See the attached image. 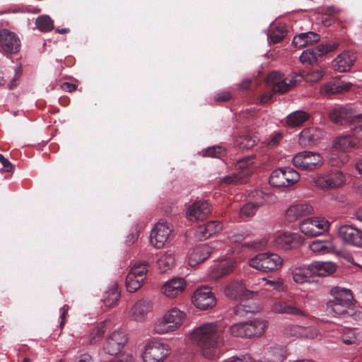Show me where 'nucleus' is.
Masks as SVG:
<instances>
[{"label":"nucleus","instance_id":"nucleus-22","mask_svg":"<svg viewBox=\"0 0 362 362\" xmlns=\"http://www.w3.org/2000/svg\"><path fill=\"white\" fill-rule=\"evenodd\" d=\"M211 248L206 244L197 245L188 252L187 261L190 267H195L204 262L211 255Z\"/></svg>","mask_w":362,"mask_h":362},{"label":"nucleus","instance_id":"nucleus-28","mask_svg":"<svg viewBox=\"0 0 362 362\" xmlns=\"http://www.w3.org/2000/svg\"><path fill=\"white\" fill-rule=\"evenodd\" d=\"M310 250L316 255H323L335 252L336 245L332 239L315 240L309 244Z\"/></svg>","mask_w":362,"mask_h":362},{"label":"nucleus","instance_id":"nucleus-10","mask_svg":"<svg viewBox=\"0 0 362 362\" xmlns=\"http://www.w3.org/2000/svg\"><path fill=\"white\" fill-rule=\"evenodd\" d=\"M172 227L170 223L166 221L158 222L151 231L150 243L151 245L157 249L164 247L168 241Z\"/></svg>","mask_w":362,"mask_h":362},{"label":"nucleus","instance_id":"nucleus-30","mask_svg":"<svg viewBox=\"0 0 362 362\" xmlns=\"http://www.w3.org/2000/svg\"><path fill=\"white\" fill-rule=\"evenodd\" d=\"M310 267L312 276H328L336 271V264L332 262H313L310 264Z\"/></svg>","mask_w":362,"mask_h":362},{"label":"nucleus","instance_id":"nucleus-8","mask_svg":"<svg viewBox=\"0 0 362 362\" xmlns=\"http://www.w3.org/2000/svg\"><path fill=\"white\" fill-rule=\"evenodd\" d=\"M292 163L298 169L313 171L322 165L323 158L320 153L305 151L296 153Z\"/></svg>","mask_w":362,"mask_h":362},{"label":"nucleus","instance_id":"nucleus-21","mask_svg":"<svg viewBox=\"0 0 362 362\" xmlns=\"http://www.w3.org/2000/svg\"><path fill=\"white\" fill-rule=\"evenodd\" d=\"M298 238V235L296 233L289 232L278 233L272 236L271 245L277 249L289 250L294 247Z\"/></svg>","mask_w":362,"mask_h":362},{"label":"nucleus","instance_id":"nucleus-54","mask_svg":"<svg viewBox=\"0 0 362 362\" xmlns=\"http://www.w3.org/2000/svg\"><path fill=\"white\" fill-rule=\"evenodd\" d=\"M285 37V31L283 26L278 28L277 30L273 31L269 36L268 39L274 44L279 42Z\"/></svg>","mask_w":362,"mask_h":362},{"label":"nucleus","instance_id":"nucleus-64","mask_svg":"<svg viewBox=\"0 0 362 362\" xmlns=\"http://www.w3.org/2000/svg\"><path fill=\"white\" fill-rule=\"evenodd\" d=\"M92 358L88 354L80 355L75 361V362H91Z\"/></svg>","mask_w":362,"mask_h":362},{"label":"nucleus","instance_id":"nucleus-27","mask_svg":"<svg viewBox=\"0 0 362 362\" xmlns=\"http://www.w3.org/2000/svg\"><path fill=\"white\" fill-rule=\"evenodd\" d=\"M271 311L276 314L306 316L303 310L282 300H275L271 305Z\"/></svg>","mask_w":362,"mask_h":362},{"label":"nucleus","instance_id":"nucleus-4","mask_svg":"<svg viewBox=\"0 0 362 362\" xmlns=\"http://www.w3.org/2000/svg\"><path fill=\"white\" fill-rule=\"evenodd\" d=\"M170 349L167 344L159 339L147 341L142 353L144 362H164L170 356Z\"/></svg>","mask_w":362,"mask_h":362},{"label":"nucleus","instance_id":"nucleus-2","mask_svg":"<svg viewBox=\"0 0 362 362\" xmlns=\"http://www.w3.org/2000/svg\"><path fill=\"white\" fill-rule=\"evenodd\" d=\"M187 319V313L176 306L167 309L153 324V333L172 334L179 330Z\"/></svg>","mask_w":362,"mask_h":362},{"label":"nucleus","instance_id":"nucleus-35","mask_svg":"<svg viewBox=\"0 0 362 362\" xmlns=\"http://www.w3.org/2000/svg\"><path fill=\"white\" fill-rule=\"evenodd\" d=\"M320 40V36L313 32L303 33L294 37L293 44L296 47H303L317 42Z\"/></svg>","mask_w":362,"mask_h":362},{"label":"nucleus","instance_id":"nucleus-3","mask_svg":"<svg viewBox=\"0 0 362 362\" xmlns=\"http://www.w3.org/2000/svg\"><path fill=\"white\" fill-rule=\"evenodd\" d=\"M284 259L277 253L264 252L258 253L248 260V265L262 273L279 271L284 264Z\"/></svg>","mask_w":362,"mask_h":362},{"label":"nucleus","instance_id":"nucleus-25","mask_svg":"<svg viewBox=\"0 0 362 362\" xmlns=\"http://www.w3.org/2000/svg\"><path fill=\"white\" fill-rule=\"evenodd\" d=\"M353 84L348 81H332L324 84L320 88V93L326 97L341 94L351 90Z\"/></svg>","mask_w":362,"mask_h":362},{"label":"nucleus","instance_id":"nucleus-32","mask_svg":"<svg viewBox=\"0 0 362 362\" xmlns=\"http://www.w3.org/2000/svg\"><path fill=\"white\" fill-rule=\"evenodd\" d=\"M222 229L223 225L220 221H211L199 226L197 230V235L199 238H207L214 234L219 233Z\"/></svg>","mask_w":362,"mask_h":362},{"label":"nucleus","instance_id":"nucleus-63","mask_svg":"<svg viewBox=\"0 0 362 362\" xmlns=\"http://www.w3.org/2000/svg\"><path fill=\"white\" fill-rule=\"evenodd\" d=\"M21 75V67H18L16 69L15 76H13L11 83H10V88H13L17 86V81L19 80Z\"/></svg>","mask_w":362,"mask_h":362},{"label":"nucleus","instance_id":"nucleus-43","mask_svg":"<svg viewBox=\"0 0 362 362\" xmlns=\"http://www.w3.org/2000/svg\"><path fill=\"white\" fill-rule=\"evenodd\" d=\"M148 269L145 263L135 264L130 269L128 275H133L137 279L144 281Z\"/></svg>","mask_w":362,"mask_h":362},{"label":"nucleus","instance_id":"nucleus-23","mask_svg":"<svg viewBox=\"0 0 362 362\" xmlns=\"http://www.w3.org/2000/svg\"><path fill=\"white\" fill-rule=\"evenodd\" d=\"M235 264V261L231 257L222 259L211 267L209 276L212 279H217L227 275L234 269Z\"/></svg>","mask_w":362,"mask_h":362},{"label":"nucleus","instance_id":"nucleus-47","mask_svg":"<svg viewBox=\"0 0 362 362\" xmlns=\"http://www.w3.org/2000/svg\"><path fill=\"white\" fill-rule=\"evenodd\" d=\"M144 281L137 279L135 276L127 275L126 286L129 292L134 293L141 288Z\"/></svg>","mask_w":362,"mask_h":362},{"label":"nucleus","instance_id":"nucleus-12","mask_svg":"<svg viewBox=\"0 0 362 362\" xmlns=\"http://www.w3.org/2000/svg\"><path fill=\"white\" fill-rule=\"evenodd\" d=\"M194 305L202 310L214 308L216 304V299L209 287L197 288L192 296Z\"/></svg>","mask_w":362,"mask_h":362},{"label":"nucleus","instance_id":"nucleus-58","mask_svg":"<svg viewBox=\"0 0 362 362\" xmlns=\"http://www.w3.org/2000/svg\"><path fill=\"white\" fill-rule=\"evenodd\" d=\"M224 152V148L221 146H213L205 150L204 155L211 157H218Z\"/></svg>","mask_w":362,"mask_h":362},{"label":"nucleus","instance_id":"nucleus-26","mask_svg":"<svg viewBox=\"0 0 362 362\" xmlns=\"http://www.w3.org/2000/svg\"><path fill=\"white\" fill-rule=\"evenodd\" d=\"M151 309L152 305L149 300H139L131 308L129 317L136 322H143Z\"/></svg>","mask_w":362,"mask_h":362},{"label":"nucleus","instance_id":"nucleus-57","mask_svg":"<svg viewBox=\"0 0 362 362\" xmlns=\"http://www.w3.org/2000/svg\"><path fill=\"white\" fill-rule=\"evenodd\" d=\"M109 362H134L133 356L127 352L115 354Z\"/></svg>","mask_w":362,"mask_h":362},{"label":"nucleus","instance_id":"nucleus-62","mask_svg":"<svg viewBox=\"0 0 362 362\" xmlns=\"http://www.w3.org/2000/svg\"><path fill=\"white\" fill-rule=\"evenodd\" d=\"M0 163L3 165L6 172H11L13 170L12 163L6 158L2 154L0 153Z\"/></svg>","mask_w":362,"mask_h":362},{"label":"nucleus","instance_id":"nucleus-33","mask_svg":"<svg viewBox=\"0 0 362 362\" xmlns=\"http://www.w3.org/2000/svg\"><path fill=\"white\" fill-rule=\"evenodd\" d=\"M175 265V255L171 250L161 252L158 255L157 267L160 272L171 269Z\"/></svg>","mask_w":362,"mask_h":362},{"label":"nucleus","instance_id":"nucleus-15","mask_svg":"<svg viewBox=\"0 0 362 362\" xmlns=\"http://www.w3.org/2000/svg\"><path fill=\"white\" fill-rule=\"evenodd\" d=\"M224 293L230 299H243L256 296L258 292L247 289L241 281H232L226 286Z\"/></svg>","mask_w":362,"mask_h":362},{"label":"nucleus","instance_id":"nucleus-13","mask_svg":"<svg viewBox=\"0 0 362 362\" xmlns=\"http://www.w3.org/2000/svg\"><path fill=\"white\" fill-rule=\"evenodd\" d=\"M356 113V111L350 106H336L329 110L328 117L334 124L350 125Z\"/></svg>","mask_w":362,"mask_h":362},{"label":"nucleus","instance_id":"nucleus-29","mask_svg":"<svg viewBox=\"0 0 362 362\" xmlns=\"http://www.w3.org/2000/svg\"><path fill=\"white\" fill-rule=\"evenodd\" d=\"M290 272L293 281L298 284H303L309 281L312 276L310 264H296L290 268Z\"/></svg>","mask_w":362,"mask_h":362},{"label":"nucleus","instance_id":"nucleus-5","mask_svg":"<svg viewBox=\"0 0 362 362\" xmlns=\"http://www.w3.org/2000/svg\"><path fill=\"white\" fill-rule=\"evenodd\" d=\"M311 178L315 187L324 190L341 187L346 181L345 174L339 170L317 174L312 176Z\"/></svg>","mask_w":362,"mask_h":362},{"label":"nucleus","instance_id":"nucleus-59","mask_svg":"<svg viewBox=\"0 0 362 362\" xmlns=\"http://www.w3.org/2000/svg\"><path fill=\"white\" fill-rule=\"evenodd\" d=\"M247 235V233L240 231H232L228 235V239L232 243H239L244 240Z\"/></svg>","mask_w":362,"mask_h":362},{"label":"nucleus","instance_id":"nucleus-36","mask_svg":"<svg viewBox=\"0 0 362 362\" xmlns=\"http://www.w3.org/2000/svg\"><path fill=\"white\" fill-rule=\"evenodd\" d=\"M331 294L334 298L333 300H335L339 303L349 305L353 304L354 297L349 289L341 287H334L331 290Z\"/></svg>","mask_w":362,"mask_h":362},{"label":"nucleus","instance_id":"nucleus-46","mask_svg":"<svg viewBox=\"0 0 362 362\" xmlns=\"http://www.w3.org/2000/svg\"><path fill=\"white\" fill-rule=\"evenodd\" d=\"M325 74V70L320 67L310 70L305 75V79L308 83H316L320 81Z\"/></svg>","mask_w":362,"mask_h":362},{"label":"nucleus","instance_id":"nucleus-24","mask_svg":"<svg viewBox=\"0 0 362 362\" xmlns=\"http://www.w3.org/2000/svg\"><path fill=\"white\" fill-rule=\"evenodd\" d=\"M338 235L343 241L350 245H362V232L351 226L344 225L339 227Z\"/></svg>","mask_w":362,"mask_h":362},{"label":"nucleus","instance_id":"nucleus-20","mask_svg":"<svg viewBox=\"0 0 362 362\" xmlns=\"http://www.w3.org/2000/svg\"><path fill=\"white\" fill-rule=\"evenodd\" d=\"M332 146L334 149L349 153L354 149H358L361 146V141L351 133L350 134H344L335 138L332 142Z\"/></svg>","mask_w":362,"mask_h":362},{"label":"nucleus","instance_id":"nucleus-14","mask_svg":"<svg viewBox=\"0 0 362 362\" xmlns=\"http://www.w3.org/2000/svg\"><path fill=\"white\" fill-rule=\"evenodd\" d=\"M210 212L211 207L207 201L197 200L187 206L186 218L190 221H202Z\"/></svg>","mask_w":362,"mask_h":362},{"label":"nucleus","instance_id":"nucleus-9","mask_svg":"<svg viewBox=\"0 0 362 362\" xmlns=\"http://www.w3.org/2000/svg\"><path fill=\"white\" fill-rule=\"evenodd\" d=\"M300 180V174L291 168H279L274 170L269 177V183L275 187H288L294 185Z\"/></svg>","mask_w":362,"mask_h":362},{"label":"nucleus","instance_id":"nucleus-52","mask_svg":"<svg viewBox=\"0 0 362 362\" xmlns=\"http://www.w3.org/2000/svg\"><path fill=\"white\" fill-rule=\"evenodd\" d=\"M341 338L342 341L346 344H351L356 341L355 332L351 329H343Z\"/></svg>","mask_w":362,"mask_h":362},{"label":"nucleus","instance_id":"nucleus-56","mask_svg":"<svg viewBox=\"0 0 362 362\" xmlns=\"http://www.w3.org/2000/svg\"><path fill=\"white\" fill-rule=\"evenodd\" d=\"M252 163V158L250 157H246L238 160V162L236 164V168L238 170H240L241 171H243V175H240V177L248 174L247 172L245 173L244 170L248 168Z\"/></svg>","mask_w":362,"mask_h":362},{"label":"nucleus","instance_id":"nucleus-38","mask_svg":"<svg viewBox=\"0 0 362 362\" xmlns=\"http://www.w3.org/2000/svg\"><path fill=\"white\" fill-rule=\"evenodd\" d=\"M257 194L261 197L259 200H257L255 202H249L240 208L239 214L241 218H247L253 216L257 208L265 204L266 200L263 197H262V193L257 192Z\"/></svg>","mask_w":362,"mask_h":362},{"label":"nucleus","instance_id":"nucleus-61","mask_svg":"<svg viewBox=\"0 0 362 362\" xmlns=\"http://www.w3.org/2000/svg\"><path fill=\"white\" fill-rule=\"evenodd\" d=\"M349 160L348 156H344L341 159H337L335 158L334 155L331 153L329 156V163L336 167H340L346 163Z\"/></svg>","mask_w":362,"mask_h":362},{"label":"nucleus","instance_id":"nucleus-18","mask_svg":"<svg viewBox=\"0 0 362 362\" xmlns=\"http://www.w3.org/2000/svg\"><path fill=\"white\" fill-rule=\"evenodd\" d=\"M314 213L313 206L307 202L295 203L290 205L285 212L287 221L293 223L300 218L311 215Z\"/></svg>","mask_w":362,"mask_h":362},{"label":"nucleus","instance_id":"nucleus-51","mask_svg":"<svg viewBox=\"0 0 362 362\" xmlns=\"http://www.w3.org/2000/svg\"><path fill=\"white\" fill-rule=\"evenodd\" d=\"M262 281L264 282L266 286H269L276 291L282 292L286 290L283 281L281 279H269L268 278H262Z\"/></svg>","mask_w":362,"mask_h":362},{"label":"nucleus","instance_id":"nucleus-34","mask_svg":"<svg viewBox=\"0 0 362 362\" xmlns=\"http://www.w3.org/2000/svg\"><path fill=\"white\" fill-rule=\"evenodd\" d=\"M322 136V133L320 130L316 129H305L300 134L299 143L303 146H307L316 142Z\"/></svg>","mask_w":362,"mask_h":362},{"label":"nucleus","instance_id":"nucleus-6","mask_svg":"<svg viewBox=\"0 0 362 362\" xmlns=\"http://www.w3.org/2000/svg\"><path fill=\"white\" fill-rule=\"evenodd\" d=\"M303 79V76L293 74L284 77L279 72L274 71L267 78V83L275 92L285 93L296 86Z\"/></svg>","mask_w":362,"mask_h":362},{"label":"nucleus","instance_id":"nucleus-17","mask_svg":"<svg viewBox=\"0 0 362 362\" xmlns=\"http://www.w3.org/2000/svg\"><path fill=\"white\" fill-rule=\"evenodd\" d=\"M187 282L181 277H174L165 281L160 288V292L166 298H175L186 289Z\"/></svg>","mask_w":362,"mask_h":362},{"label":"nucleus","instance_id":"nucleus-19","mask_svg":"<svg viewBox=\"0 0 362 362\" xmlns=\"http://www.w3.org/2000/svg\"><path fill=\"white\" fill-rule=\"evenodd\" d=\"M356 60V54L351 50H344L332 62L333 69L339 73L349 71Z\"/></svg>","mask_w":362,"mask_h":362},{"label":"nucleus","instance_id":"nucleus-48","mask_svg":"<svg viewBox=\"0 0 362 362\" xmlns=\"http://www.w3.org/2000/svg\"><path fill=\"white\" fill-rule=\"evenodd\" d=\"M339 46L338 43L333 42L326 45H319L317 47H313L317 57L322 56L328 52L335 50Z\"/></svg>","mask_w":362,"mask_h":362},{"label":"nucleus","instance_id":"nucleus-42","mask_svg":"<svg viewBox=\"0 0 362 362\" xmlns=\"http://www.w3.org/2000/svg\"><path fill=\"white\" fill-rule=\"evenodd\" d=\"M230 335L235 337H247L246 322L232 325L228 328Z\"/></svg>","mask_w":362,"mask_h":362},{"label":"nucleus","instance_id":"nucleus-7","mask_svg":"<svg viewBox=\"0 0 362 362\" xmlns=\"http://www.w3.org/2000/svg\"><path fill=\"white\" fill-rule=\"evenodd\" d=\"M329 227V222L320 216L306 218L299 224L300 231L308 237L321 235L327 232Z\"/></svg>","mask_w":362,"mask_h":362},{"label":"nucleus","instance_id":"nucleus-37","mask_svg":"<svg viewBox=\"0 0 362 362\" xmlns=\"http://www.w3.org/2000/svg\"><path fill=\"white\" fill-rule=\"evenodd\" d=\"M310 119V115L302 110L291 112L286 117V124L289 127H299Z\"/></svg>","mask_w":362,"mask_h":362},{"label":"nucleus","instance_id":"nucleus-11","mask_svg":"<svg viewBox=\"0 0 362 362\" xmlns=\"http://www.w3.org/2000/svg\"><path fill=\"white\" fill-rule=\"evenodd\" d=\"M128 341L127 333L122 329L112 332L107 337L103 349L110 355L119 354Z\"/></svg>","mask_w":362,"mask_h":362},{"label":"nucleus","instance_id":"nucleus-53","mask_svg":"<svg viewBox=\"0 0 362 362\" xmlns=\"http://www.w3.org/2000/svg\"><path fill=\"white\" fill-rule=\"evenodd\" d=\"M268 244V240L265 238L245 243L243 246L247 247L250 249L258 250L266 247Z\"/></svg>","mask_w":362,"mask_h":362},{"label":"nucleus","instance_id":"nucleus-49","mask_svg":"<svg viewBox=\"0 0 362 362\" xmlns=\"http://www.w3.org/2000/svg\"><path fill=\"white\" fill-rule=\"evenodd\" d=\"M317 59L318 57L313 48L303 51L300 56V60L304 64H312L316 62Z\"/></svg>","mask_w":362,"mask_h":362},{"label":"nucleus","instance_id":"nucleus-50","mask_svg":"<svg viewBox=\"0 0 362 362\" xmlns=\"http://www.w3.org/2000/svg\"><path fill=\"white\" fill-rule=\"evenodd\" d=\"M256 144V139L249 135L240 136L235 140V144L241 148H250Z\"/></svg>","mask_w":362,"mask_h":362},{"label":"nucleus","instance_id":"nucleus-31","mask_svg":"<svg viewBox=\"0 0 362 362\" xmlns=\"http://www.w3.org/2000/svg\"><path fill=\"white\" fill-rule=\"evenodd\" d=\"M268 326L264 320L256 319L246 322L247 337H259L263 334Z\"/></svg>","mask_w":362,"mask_h":362},{"label":"nucleus","instance_id":"nucleus-60","mask_svg":"<svg viewBox=\"0 0 362 362\" xmlns=\"http://www.w3.org/2000/svg\"><path fill=\"white\" fill-rule=\"evenodd\" d=\"M221 362H255V361L250 355L246 354L240 357L231 356L222 361Z\"/></svg>","mask_w":362,"mask_h":362},{"label":"nucleus","instance_id":"nucleus-16","mask_svg":"<svg viewBox=\"0 0 362 362\" xmlns=\"http://www.w3.org/2000/svg\"><path fill=\"white\" fill-rule=\"evenodd\" d=\"M21 42L13 32L4 29L0 30V51L6 54H13L19 51Z\"/></svg>","mask_w":362,"mask_h":362},{"label":"nucleus","instance_id":"nucleus-40","mask_svg":"<svg viewBox=\"0 0 362 362\" xmlns=\"http://www.w3.org/2000/svg\"><path fill=\"white\" fill-rule=\"evenodd\" d=\"M351 132L360 141L362 139V114H356L350 124Z\"/></svg>","mask_w":362,"mask_h":362},{"label":"nucleus","instance_id":"nucleus-1","mask_svg":"<svg viewBox=\"0 0 362 362\" xmlns=\"http://www.w3.org/2000/svg\"><path fill=\"white\" fill-rule=\"evenodd\" d=\"M187 338L204 358L212 361L220 357L219 349L224 340L218 322H209L197 325L189 332Z\"/></svg>","mask_w":362,"mask_h":362},{"label":"nucleus","instance_id":"nucleus-45","mask_svg":"<svg viewBox=\"0 0 362 362\" xmlns=\"http://www.w3.org/2000/svg\"><path fill=\"white\" fill-rule=\"evenodd\" d=\"M36 25L42 32L49 31L54 27L53 21L48 16L38 17L36 20Z\"/></svg>","mask_w":362,"mask_h":362},{"label":"nucleus","instance_id":"nucleus-41","mask_svg":"<svg viewBox=\"0 0 362 362\" xmlns=\"http://www.w3.org/2000/svg\"><path fill=\"white\" fill-rule=\"evenodd\" d=\"M351 305L339 303L335 300H330L327 303L328 308L331 310L332 314L335 316L345 315Z\"/></svg>","mask_w":362,"mask_h":362},{"label":"nucleus","instance_id":"nucleus-55","mask_svg":"<svg viewBox=\"0 0 362 362\" xmlns=\"http://www.w3.org/2000/svg\"><path fill=\"white\" fill-rule=\"evenodd\" d=\"M305 332L303 327L298 325H290L285 329V334L291 337H300Z\"/></svg>","mask_w":362,"mask_h":362},{"label":"nucleus","instance_id":"nucleus-44","mask_svg":"<svg viewBox=\"0 0 362 362\" xmlns=\"http://www.w3.org/2000/svg\"><path fill=\"white\" fill-rule=\"evenodd\" d=\"M107 329L105 322H101L97 325L91 332L89 336V339L91 344H95L98 341L105 331Z\"/></svg>","mask_w":362,"mask_h":362},{"label":"nucleus","instance_id":"nucleus-39","mask_svg":"<svg viewBox=\"0 0 362 362\" xmlns=\"http://www.w3.org/2000/svg\"><path fill=\"white\" fill-rule=\"evenodd\" d=\"M120 296L117 284H114L111 288L105 292L103 301L106 306L110 307L117 302Z\"/></svg>","mask_w":362,"mask_h":362}]
</instances>
